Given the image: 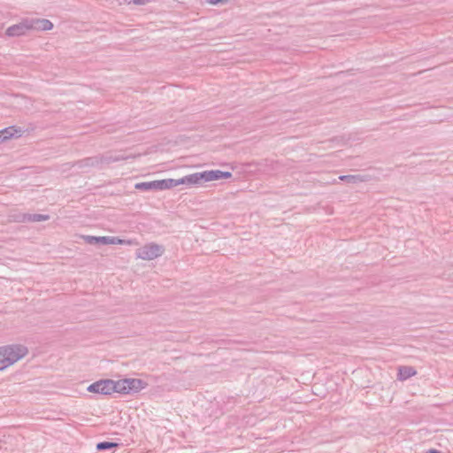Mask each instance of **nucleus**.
Here are the masks:
<instances>
[{"instance_id":"f257e3e1","label":"nucleus","mask_w":453,"mask_h":453,"mask_svg":"<svg viewBox=\"0 0 453 453\" xmlns=\"http://www.w3.org/2000/svg\"><path fill=\"white\" fill-rule=\"evenodd\" d=\"M130 157H132L126 156L124 154L113 155L111 153H107L105 155H98L79 160L73 164V166H77L82 172H88L90 168L99 167L103 165H109L113 162L127 160Z\"/></svg>"},{"instance_id":"f03ea898","label":"nucleus","mask_w":453,"mask_h":453,"mask_svg":"<svg viewBox=\"0 0 453 453\" xmlns=\"http://www.w3.org/2000/svg\"><path fill=\"white\" fill-rule=\"evenodd\" d=\"M28 353L22 344H11L0 347V371L12 365Z\"/></svg>"},{"instance_id":"7ed1b4c3","label":"nucleus","mask_w":453,"mask_h":453,"mask_svg":"<svg viewBox=\"0 0 453 453\" xmlns=\"http://www.w3.org/2000/svg\"><path fill=\"white\" fill-rule=\"evenodd\" d=\"M193 186L200 185L208 181L217 180L220 179H228L232 176L230 172H223L220 170L204 171L202 173H195L191 174Z\"/></svg>"},{"instance_id":"20e7f679","label":"nucleus","mask_w":453,"mask_h":453,"mask_svg":"<svg viewBox=\"0 0 453 453\" xmlns=\"http://www.w3.org/2000/svg\"><path fill=\"white\" fill-rule=\"evenodd\" d=\"M118 393L127 395L140 392L148 383L140 379H123L117 380Z\"/></svg>"},{"instance_id":"39448f33","label":"nucleus","mask_w":453,"mask_h":453,"mask_svg":"<svg viewBox=\"0 0 453 453\" xmlns=\"http://www.w3.org/2000/svg\"><path fill=\"white\" fill-rule=\"evenodd\" d=\"M87 390L96 394L111 395L113 392L118 393V385L117 381L112 380H100L90 384Z\"/></svg>"},{"instance_id":"423d86ee","label":"nucleus","mask_w":453,"mask_h":453,"mask_svg":"<svg viewBox=\"0 0 453 453\" xmlns=\"http://www.w3.org/2000/svg\"><path fill=\"white\" fill-rule=\"evenodd\" d=\"M164 252V248L156 243H150L136 250L137 258L142 260H152L160 257Z\"/></svg>"},{"instance_id":"0eeeda50","label":"nucleus","mask_w":453,"mask_h":453,"mask_svg":"<svg viewBox=\"0 0 453 453\" xmlns=\"http://www.w3.org/2000/svg\"><path fill=\"white\" fill-rule=\"evenodd\" d=\"M157 190H165L179 185L193 186L191 174L186 175L180 179H165L157 180Z\"/></svg>"},{"instance_id":"6e6552de","label":"nucleus","mask_w":453,"mask_h":453,"mask_svg":"<svg viewBox=\"0 0 453 453\" xmlns=\"http://www.w3.org/2000/svg\"><path fill=\"white\" fill-rule=\"evenodd\" d=\"M87 243L88 244H125L130 243L129 241L119 239L116 236H91L86 235L83 237Z\"/></svg>"},{"instance_id":"1a4fd4ad","label":"nucleus","mask_w":453,"mask_h":453,"mask_svg":"<svg viewBox=\"0 0 453 453\" xmlns=\"http://www.w3.org/2000/svg\"><path fill=\"white\" fill-rule=\"evenodd\" d=\"M31 31L28 18L23 19L19 23L12 25L6 29V35L9 37L25 35Z\"/></svg>"},{"instance_id":"9d476101","label":"nucleus","mask_w":453,"mask_h":453,"mask_svg":"<svg viewBox=\"0 0 453 453\" xmlns=\"http://www.w3.org/2000/svg\"><path fill=\"white\" fill-rule=\"evenodd\" d=\"M31 30L49 31L53 28V24L46 19L28 18Z\"/></svg>"},{"instance_id":"9b49d317","label":"nucleus","mask_w":453,"mask_h":453,"mask_svg":"<svg viewBox=\"0 0 453 453\" xmlns=\"http://www.w3.org/2000/svg\"><path fill=\"white\" fill-rule=\"evenodd\" d=\"M21 135V129L16 128L14 126L5 127L0 130V144L14 136L19 137Z\"/></svg>"},{"instance_id":"f8f14e48","label":"nucleus","mask_w":453,"mask_h":453,"mask_svg":"<svg viewBox=\"0 0 453 453\" xmlns=\"http://www.w3.org/2000/svg\"><path fill=\"white\" fill-rule=\"evenodd\" d=\"M416 374V371L411 366H400L398 368V379L405 380Z\"/></svg>"},{"instance_id":"ddd939ff","label":"nucleus","mask_w":453,"mask_h":453,"mask_svg":"<svg viewBox=\"0 0 453 453\" xmlns=\"http://www.w3.org/2000/svg\"><path fill=\"white\" fill-rule=\"evenodd\" d=\"M339 180L345 181L347 183H358V182H364L368 180L367 176L365 175H341L339 176Z\"/></svg>"},{"instance_id":"4468645a","label":"nucleus","mask_w":453,"mask_h":453,"mask_svg":"<svg viewBox=\"0 0 453 453\" xmlns=\"http://www.w3.org/2000/svg\"><path fill=\"white\" fill-rule=\"evenodd\" d=\"M134 188L142 191L157 190V180L139 182L134 185Z\"/></svg>"},{"instance_id":"2eb2a0df","label":"nucleus","mask_w":453,"mask_h":453,"mask_svg":"<svg viewBox=\"0 0 453 453\" xmlns=\"http://www.w3.org/2000/svg\"><path fill=\"white\" fill-rule=\"evenodd\" d=\"M26 215L25 219H27V222H40L50 219V216L47 214L26 213Z\"/></svg>"},{"instance_id":"dca6fc26","label":"nucleus","mask_w":453,"mask_h":453,"mask_svg":"<svg viewBox=\"0 0 453 453\" xmlns=\"http://www.w3.org/2000/svg\"><path fill=\"white\" fill-rule=\"evenodd\" d=\"M119 444L117 442L101 441L96 444V449L98 451H106L117 448Z\"/></svg>"},{"instance_id":"f3484780","label":"nucleus","mask_w":453,"mask_h":453,"mask_svg":"<svg viewBox=\"0 0 453 453\" xmlns=\"http://www.w3.org/2000/svg\"><path fill=\"white\" fill-rule=\"evenodd\" d=\"M13 220L16 222H27V219H25V217H27L26 213H19L18 215H14Z\"/></svg>"},{"instance_id":"a211bd4d","label":"nucleus","mask_w":453,"mask_h":453,"mask_svg":"<svg viewBox=\"0 0 453 453\" xmlns=\"http://www.w3.org/2000/svg\"><path fill=\"white\" fill-rule=\"evenodd\" d=\"M150 2V0H131L129 2V4H137V5H144L146 4H148Z\"/></svg>"},{"instance_id":"6ab92c4d","label":"nucleus","mask_w":453,"mask_h":453,"mask_svg":"<svg viewBox=\"0 0 453 453\" xmlns=\"http://www.w3.org/2000/svg\"><path fill=\"white\" fill-rule=\"evenodd\" d=\"M210 4H226L228 0H207Z\"/></svg>"},{"instance_id":"aec40b11","label":"nucleus","mask_w":453,"mask_h":453,"mask_svg":"<svg viewBox=\"0 0 453 453\" xmlns=\"http://www.w3.org/2000/svg\"><path fill=\"white\" fill-rule=\"evenodd\" d=\"M420 350L418 349H416L413 350V352L411 353H408L407 355L410 356V357H416L418 356V353L419 352Z\"/></svg>"},{"instance_id":"412c9836","label":"nucleus","mask_w":453,"mask_h":453,"mask_svg":"<svg viewBox=\"0 0 453 453\" xmlns=\"http://www.w3.org/2000/svg\"><path fill=\"white\" fill-rule=\"evenodd\" d=\"M427 453H441V451L435 449H431L427 451Z\"/></svg>"}]
</instances>
